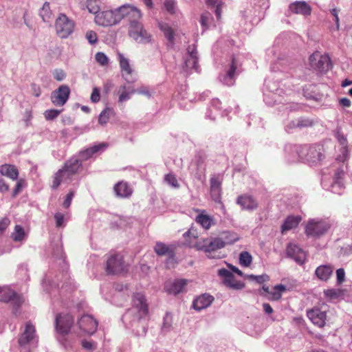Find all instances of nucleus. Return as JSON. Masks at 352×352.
Returning <instances> with one entry per match:
<instances>
[{
  "label": "nucleus",
  "mask_w": 352,
  "mask_h": 352,
  "mask_svg": "<svg viewBox=\"0 0 352 352\" xmlns=\"http://www.w3.org/2000/svg\"><path fill=\"white\" fill-rule=\"evenodd\" d=\"M127 266L123 261L122 256L113 254L110 256L106 264V272L109 274H120L126 272Z\"/></svg>",
  "instance_id": "nucleus-9"
},
{
  "label": "nucleus",
  "mask_w": 352,
  "mask_h": 352,
  "mask_svg": "<svg viewBox=\"0 0 352 352\" xmlns=\"http://www.w3.org/2000/svg\"><path fill=\"white\" fill-rule=\"evenodd\" d=\"M95 22L97 25L107 27L114 25L120 22L118 8L115 10H106L98 13L95 16Z\"/></svg>",
  "instance_id": "nucleus-10"
},
{
  "label": "nucleus",
  "mask_w": 352,
  "mask_h": 352,
  "mask_svg": "<svg viewBox=\"0 0 352 352\" xmlns=\"http://www.w3.org/2000/svg\"><path fill=\"white\" fill-rule=\"evenodd\" d=\"M290 10L295 14H300L305 16L311 14V8L309 4L305 1H296L290 4Z\"/></svg>",
  "instance_id": "nucleus-25"
},
{
  "label": "nucleus",
  "mask_w": 352,
  "mask_h": 352,
  "mask_svg": "<svg viewBox=\"0 0 352 352\" xmlns=\"http://www.w3.org/2000/svg\"><path fill=\"white\" fill-rule=\"evenodd\" d=\"M74 22L65 14H60L55 23L56 34L61 38H67L74 32Z\"/></svg>",
  "instance_id": "nucleus-7"
},
{
  "label": "nucleus",
  "mask_w": 352,
  "mask_h": 352,
  "mask_svg": "<svg viewBox=\"0 0 352 352\" xmlns=\"http://www.w3.org/2000/svg\"><path fill=\"white\" fill-rule=\"evenodd\" d=\"M212 296L204 294L197 297L193 302V307L195 309L200 311L208 307L213 302Z\"/></svg>",
  "instance_id": "nucleus-24"
},
{
  "label": "nucleus",
  "mask_w": 352,
  "mask_h": 352,
  "mask_svg": "<svg viewBox=\"0 0 352 352\" xmlns=\"http://www.w3.org/2000/svg\"><path fill=\"white\" fill-rule=\"evenodd\" d=\"M62 112V110L58 109H49L44 112V117L47 120H52L58 117Z\"/></svg>",
  "instance_id": "nucleus-47"
},
{
  "label": "nucleus",
  "mask_w": 352,
  "mask_h": 352,
  "mask_svg": "<svg viewBox=\"0 0 352 352\" xmlns=\"http://www.w3.org/2000/svg\"><path fill=\"white\" fill-rule=\"evenodd\" d=\"M306 157H309V159L307 160L310 164V165H314L317 164L320 160L321 155H305Z\"/></svg>",
  "instance_id": "nucleus-61"
},
{
  "label": "nucleus",
  "mask_w": 352,
  "mask_h": 352,
  "mask_svg": "<svg viewBox=\"0 0 352 352\" xmlns=\"http://www.w3.org/2000/svg\"><path fill=\"white\" fill-rule=\"evenodd\" d=\"M344 175V169L338 170L334 177L333 183L331 185L332 191L335 193L340 194L341 190L344 187L342 178Z\"/></svg>",
  "instance_id": "nucleus-31"
},
{
  "label": "nucleus",
  "mask_w": 352,
  "mask_h": 352,
  "mask_svg": "<svg viewBox=\"0 0 352 352\" xmlns=\"http://www.w3.org/2000/svg\"><path fill=\"white\" fill-rule=\"evenodd\" d=\"M309 60L311 67L320 73H327L332 67L328 54H320L318 52H315L309 56Z\"/></svg>",
  "instance_id": "nucleus-4"
},
{
  "label": "nucleus",
  "mask_w": 352,
  "mask_h": 352,
  "mask_svg": "<svg viewBox=\"0 0 352 352\" xmlns=\"http://www.w3.org/2000/svg\"><path fill=\"white\" fill-rule=\"evenodd\" d=\"M236 202L243 209L251 211L255 210L258 206L253 197L248 195L239 196Z\"/></svg>",
  "instance_id": "nucleus-27"
},
{
  "label": "nucleus",
  "mask_w": 352,
  "mask_h": 352,
  "mask_svg": "<svg viewBox=\"0 0 352 352\" xmlns=\"http://www.w3.org/2000/svg\"><path fill=\"white\" fill-rule=\"evenodd\" d=\"M91 101L94 103L98 102L100 100V89L98 87H94L90 97Z\"/></svg>",
  "instance_id": "nucleus-53"
},
{
  "label": "nucleus",
  "mask_w": 352,
  "mask_h": 352,
  "mask_svg": "<svg viewBox=\"0 0 352 352\" xmlns=\"http://www.w3.org/2000/svg\"><path fill=\"white\" fill-rule=\"evenodd\" d=\"M245 278L252 281H256L258 284L268 281L270 279L269 276L265 274L258 276L250 274L245 276Z\"/></svg>",
  "instance_id": "nucleus-42"
},
{
  "label": "nucleus",
  "mask_w": 352,
  "mask_h": 352,
  "mask_svg": "<svg viewBox=\"0 0 352 352\" xmlns=\"http://www.w3.org/2000/svg\"><path fill=\"white\" fill-rule=\"evenodd\" d=\"M330 228V223L324 220L311 219L305 227V233L310 236H320Z\"/></svg>",
  "instance_id": "nucleus-8"
},
{
  "label": "nucleus",
  "mask_w": 352,
  "mask_h": 352,
  "mask_svg": "<svg viewBox=\"0 0 352 352\" xmlns=\"http://www.w3.org/2000/svg\"><path fill=\"white\" fill-rule=\"evenodd\" d=\"M340 104L344 107H349L351 105V100L347 98H342L339 101Z\"/></svg>",
  "instance_id": "nucleus-64"
},
{
  "label": "nucleus",
  "mask_w": 352,
  "mask_h": 352,
  "mask_svg": "<svg viewBox=\"0 0 352 352\" xmlns=\"http://www.w3.org/2000/svg\"><path fill=\"white\" fill-rule=\"evenodd\" d=\"M108 144L107 143H100L97 145H94L91 147L87 148L81 154H95L100 151H103V148H107Z\"/></svg>",
  "instance_id": "nucleus-41"
},
{
  "label": "nucleus",
  "mask_w": 352,
  "mask_h": 352,
  "mask_svg": "<svg viewBox=\"0 0 352 352\" xmlns=\"http://www.w3.org/2000/svg\"><path fill=\"white\" fill-rule=\"evenodd\" d=\"M154 251L158 256H166L165 265L168 269L175 268V247L173 245H166L162 242L156 243Z\"/></svg>",
  "instance_id": "nucleus-5"
},
{
  "label": "nucleus",
  "mask_w": 352,
  "mask_h": 352,
  "mask_svg": "<svg viewBox=\"0 0 352 352\" xmlns=\"http://www.w3.org/2000/svg\"><path fill=\"white\" fill-rule=\"evenodd\" d=\"M136 90L134 87L129 85H121L118 90V94L119 95L118 102L122 103L129 100L131 98V96L134 94Z\"/></svg>",
  "instance_id": "nucleus-29"
},
{
  "label": "nucleus",
  "mask_w": 352,
  "mask_h": 352,
  "mask_svg": "<svg viewBox=\"0 0 352 352\" xmlns=\"http://www.w3.org/2000/svg\"><path fill=\"white\" fill-rule=\"evenodd\" d=\"M25 182L23 179H19L13 190L12 196L16 197L18 194H19L23 188L25 186Z\"/></svg>",
  "instance_id": "nucleus-52"
},
{
  "label": "nucleus",
  "mask_w": 352,
  "mask_h": 352,
  "mask_svg": "<svg viewBox=\"0 0 352 352\" xmlns=\"http://www.w3.org/2000/svg\"><path fill=\"white\" fill-rule=\"evenodd\" d=\"M0 173L12 180H16L19 176L17 168L11 164H3L0 166Z\"/></svg>",
  "instance_id": "nucleus-30"
},
{
  "label": "nucleus",
  "mask_w": 352,
  "mask_h": 352,
  "mask_svg": "<svg viewBox=\"0 0 352 352\" xmlns=\"http://www.w3.org/2000/svg\"><path fill=\"white\" fill-rule=\"evenodd\" d=\"M333 268L329 265H322L318 267L315 270L317 278L322 281H327L332 275Z\"/></svg>",
  "instance_id": "nucleus-28"
},
{
  "label": "nucleus",
  "mask_w": 352,
  "mask_h": 352,
  "mask_svg": "<svg viewBox=\"0 0 352 352\" xmlns=\"http://www.w3.org/2000/svg\"><path fill=\"white\" fill-rule=\"evenodd\" d=\"M74 323V318L69 314H60L56 317V329L63 336L67 334Z\"/></svg>",
  "instance_id": "nucleus-14"
},
{
  "label": "nucleus",
  "mask_w": 352,
  "mask_h": 352,
  "mask_svg": "<svg viewBox=\"0 0 352 352\" xmlns=\"http://www.w3.org/2000/svg\"><path fill=\"white\" fill-rule=\"evenodd\" d=\"M80 329L78 336L91 335L94 333L98 327V322L90 315L82 316L78 321Z\"/></svg>",
  "instance_id": "nucleus-11"
},
{
  "label": "nucleus",
  "mask_w": 352,
  "mask_h": 352,
  "mask_svg": "<svg viewBox=\"0 0 352 352\" xmlns=\"http://www.w3.org/2000/svg\"><path fill=\"white\" fill-rule=\"evenodd\" d=\"M10 220L8 218H4L0 221V234L2 233L8 226Z\"/></svg>",
  "instance_id": "nucleus-62"
},
{
  "label": "nucleus",
  "mask_w": 352,
  "mask_h": 352,
  "mask_svg": "<svg viewBox=\"0 0 352 352\" xmlns=\"http://www.w3.org/2000/svg\"><path fill=\"white\" fill-rule=\"evenodd\" d=\"M129 35L138 43H147L150 41V34L143 28L142 24L138 21L129 25Z\"/></svg>",
  "instance_id": "nucleus-13"
},
{
  "label": "nucleus",
  "mask_w": 352,
  "mask_h": 352,
  "mask_svg": "<svg viewBox=\"0 0 352 352\" xmlns=\"http://www.w3.org/2000/svg\"><path fill=\"white\" fill-rule=\"evenodd\" d=\"M196 221L206 230H208L213 224L212 217L205 214L204 212H202L196 217Z\"/></svg>",
  "instance_id": "nucleus-34"
},
{
  "label": "nucleus",
  "mask_w": 352,
  "mask_h": 352,
  "mask_svg": "<svg viewBox=\"0 0 352 352\" xmlns=\"http://www.w3.org/2000/svg\"><path fill=\"white\" fill-rule=\"evenodd\" d=\"M159 28L167 40L168 47L173 48L175 45V31L173 28L168 23L164 22L159 23Z\"/></svg>",
  "instance_id": "nucleus-23"
},
{
  "label": "nucleus",
  "mask_w": 352,
  "mask_h": 352,
  "mask_svg": "<svg viewBox=\"0 0 352 352\" xmlns=\"http://www.w3.org/2000/svg\"><path fill=\"white\" fill-rule=\"evenodd\" d=\"M54 77L56 80L61 81L65 78V73L61 69L56 70L54 72Z\"/></svg>",
  "instance_id": "nucleus-59"
},
{
  "label": "nucleus",
  "mask_w": 352,
  "mask_h": 352,
  "mask_svg": "<svg viewBox=\"0 0 352 352\" xmlns=\"http://www.w3.org/2000/svg\"><path fill=\"white\" fill-rule=\"evenodd\" d=\"M113 190L117 197L122 198H128L133 193L132 187L124 181H121L115 184Z\"/></svg>",
  "instance_id": "nucleus-22"
},
{
  "label": "nucleus",
  "mask_w": 352,
  "mask_h": 352,
  "mask_svg": "<svg viewBox=\"0 0 352 352\" xmlns=\"http://www.w3.org/2000/svg\"><path fill=\"white\" fill-rule=\"evenodd\" d=\"M236 69V65L235 58L232 57V63L230 65L229 69L226 71V74L223 76L222 81L226 85L230 87L234 85L235 80L234 76Z\"/></svg>",
  "instance_id": "nucleus-26"
},
{
  "label": "nucleus",
  "mask_w": 352,
  "mask_h": 352,
  "mask_svg": "<svg viewBox=\"0 0 352 352\" xmlns=\"http://www.w3.org/2000/svg\"><path fill=\"white\" fill-rule=\"evenodd\" d=\"M174 5V0H166L164 2V6L166 10L170 14H173L175 12Z\"/></svg>",
  "instance_id": "nucleus-58"
},
{
  "label": "nucleus",
  "mask_w": 352,
  "mask_h": 352,
  "mask_svg": "<svg viewBox=\"0 0 352 352\" xmlns=\"http://www.w3.org/2000/svg\"><path fill=\"white\" fill-rule=\"evenodd\" d=\"M287 254L299 264H303L306 260L305 252L295 244H289L287 248Z\"/></svg>",
  "instance_id": "nucleus-21"
},
{
  "label": "nucleus",
  "mask_w": 352,
  "mask_h": 352,
  "mask_svg": "<svg viewBox=\"0 0 352 352\" xmlns=\"http://www.w3.org/2000/svg\"><path fill=\"white\" fill-rule=\"evenodd\" d=\"M173 322V316L170 314L169 313H166L165 316L164 317V322L162 324V329L163 332L166 333L169 331L171 324Z\"/></svg>",
  "instance_id": "nucleus-45"
},
{
  "label": "nucleus",
  "mask_w": 352,
  "mask_h": 352,
  "mask_svg": "<svg viewBox=\"0 0 352 352\" xmlns=\"http://www.w3.org/2000/svg\"><path fill=\"white\" fill-rule=\"evenodd\" d=\"M9 190V186L6 182L5 179L0 177V192L5 193Z\"/></svg>",
  "instance_id": "nucleus-60"
},
{
  "label": "nucleus",
  "mask_w": 352,
  "mask_h": 352,
  "mask_svg": "<svg viewBox=\"0 0 352 352\" xmlns=\"http://www.w3.org/2000/svg\"><path fill=\"white\" fill-rule=\"evenodd\" d=\"M118 56L120 65L123 76L131 75L132 73V69L131 68L129 60L126 58H125L122 54H119Z\"/></svg>",
  "instance_id": "nucleus-36"
},
{
  "label": "nucleus",
  "mask_w": 352,
  "mask_h": 352,
  "mask_svg": "<svg viewBox=\"0 0 352 352\" xmlns=\"http://www.w3.org/2000/svg\"><path fill=\"white\" fill-rule=\"evenodd\" d=\"M96 60L101 65L104 66L108 63V58L103 52H98L96 54Z\"/></svg>",
  "instance_id": "nucleus-51"
},
{
  "label": "nucleus",
  "mask_w": 352,
  "mask_h": 352,
  "mask_svg": "<svg viewBox=\"0 0 352 352\" xmlns=\"http://www.w3.org/2000/svg\"><path fill=\"white\" fill-rule=\"evenodd\" d=\"M301 219L299 217H288L282 226V232L292 230L298 225Z\"/></svg>",
  "instance_id": "nucleus-35"
},
{
  "label": "nucleus",
  "mask_w": 352,
  "mask_h": 352,
  "mask_svg": "<svg viewBox=\"0 0 352 352\" xmlns=\"http://www.w3.org/2000/svg\"><path fill=\"white\" fill-rule=\"evenodd\" d=\"M118 12L120 21L122 19H126L129 23V25L140 21L142 16L140 10L130 4L120 6L118 8Z\"/></svg>",
  "instance_id": "nucleus-6"
},
{
  "label": "nucleus",
  "mask_w": 352,
  "mask_h": 352,
  "mask_svg": "<svg viewBox=\"0 0 352 352\" xmlns=\"http://www.w3.org/2000/svg\"><path fill=\"white\" fill-rule=\"evenodd\" d=\"M218 275L223 278V283L228 287L234 289H241L244 287V284L236 280L232 273L225 268L219 269Z\"/></svg>",
  "instance_id": "nucleus-17"
},
{
  "label": "nucleus",
  "mask_w": 352,
  "mask_h": 352,
  "mask_svg": "<svg viewBox=\"0 0 352 352\" xmlns=\"http://www.w3.org/2000/svg\"><path fill=\"white\" fill-rule=\"evenodd\" d=\"M164 181L172 187H176V178L173 174H168L164 177Z\"/></svg>",
  "instance_id": "nucleus-56"
},
{
  "label": "nucleus",
  "mask_w": 352,
  "mask_h": 352,
  "mask_svg": "<svg viewBox=\"0 0 352 352\" xmlns=\"http://www.w3.org/2000/svg\"><path fill=\"white\" fill-rule=\"evenodd\" d=\"M25 234L23 228L19 225L14 228V231L12 234V238L14 241H21L25 239Z\"/></svg>",
  "instance_id": "nucleus-39"
},
{
  "label": "nucleus",
  "mask_w": 352,
  "mask_h": 352,
  "mask_svg": "<svg viewBox=\"0 0 352 352\" xmlns=\"http://www.w3.org/2000/svg\"><path fill=\"white\" fill-rule=\"evenodd\" d=\"M133 303V307L122 316V321L126 327L132 326L133 323L139 321L148 314V305L142 294H135Z\"/></svg>",
  "instance_id": "nucleus-1"
},
{
  "label": "nucleus",
  "mask_w": 352,
  "mask_h": 352,
  "mask_svg": "<svg viewBox=\"0 0 352 352\" xmlns=\"http://www.w3.org/2000/svg\"><path fill=\"white\" fill-rule=\"evenodd\" d=\"M324 296L330 300L338 298L342 294L341 290L337 289H329L324 291Z\"/></svg>",
  "instance_id": "nucleus-46"
},
{
  "label": "nucleus",
  "mask_w": 352,
  "mask_h": 352,
  "mask_svg": "<svg viewBox=\"0 0 352 352\" xmlns=\"http://www.w3.org/2000/svg\"><path fill=\"white\" fill-rule=\"evenodd\" d=\"M307 314V317L314 324L318 326L319 327H323L324 326L327 319L325 311H322L319 308H314L311 310H309Z\"/></svg>",
  "instance_id": "nucleus-19"
},
{
  "label": "nucleus",
  "mask_w": 352,
  "mask_h": 352,
  "mask_svg": "<svg viewBox=\"0 0 352 352\" xmlns=\"http://www.w3.org/2000/svg\"><path fill=\"white\" fill-rule=\"evenodd\" d=\"M184 237L185 239L186 245L190 247H195L197 248V245H201V243L200 241H197V233L195 229H190L188 232L184 234Z\"/></svg>",
  "instance_id": "nucleus-32"
},
{
  "label": "nucleus",
  "mask_w": 352,
  "mask_h": 352,
  "mask_svg": "<svg viewBox=\"0 0 352 352\" xmlns=\"http://www.w3.org/2000/svg\"><path fill=\"white\" fill-rule=\"evenodd\" d=\"M221 182L222 177L221 175H213L210 178V192L212 199L215 201L221 202Z\"/></svg>",
  "instance_id": "nucleus-20"
},
{
  "label": "nucleus",
  "mask_w": 352,
  "mask_h": 352,
  "mask_svg": "<svg viewBox=\"0 0 352 352\" xmlns=\"http://www.w3.org/2000/svg\"><path fill=\"white\" fill-rule=\"evenodd\" d=\"M54 219L56 220V226L57 228H61V227H64L65 226V214H63V213L59 212H56L54 214Z\"/></svg>",
  "instance_id": "nucleus-49"
},
{
  "label": "nucleus",
  "mask_w": 352,
  "mask_h": 352,
  "mask_svg": "<svg viewBox=\"0 0 352 352\" xmlns=\"http://www.w3.org/2000/svg\"><path fill=\"white\" fill-rule=\"evenodd\" d=\"M336 278L338 284H342L345 280V272L343 268H340L336 271Z\"/></svg>",
  "instance_id": "nucleus-55"
},
{
  "label": "nucleus",
  "mask_w": 352,
  "mask_h": 352,
  "mask_svg": "<svg viewBox=\"0 0 352 352\" xmlns=\"http://www.w3.org/2000/svg\"><path fill=\"white\" fill-rule=\"evenodd\" d=\"M285 291L286 287L284 285H277L271 289L270 295H265V296L270 300H278L281 298L283 293Z\"/></svg>",
  "instance_id": "nucleus-33"
},
{
  "label": "nucleus",
  "mask_w": 352,
  "mask_h": 352,
  "mask_svg": "<svg viewBox=\"0 0 352 352\" xmlns=\"http://www.w3.org/2000/svg\"><path fill=\"white\" fill-rule=\"evenodd\" d=\"M197 61L198 57L196 45H189L187 48V56L184 60V65L182 66L185 76L188 74L189 71L192 69L195 71H198L199 66Z\"/></svg>",
  "instance_id": "nucleus-12"
},
{
  "label": "nucleus",
  "mask_w": 352,
  "mask_h": 352,
  "mask_svg": "<svg viewBox=\"0 0 352 352\" xmlns=\"http://www.w3.org/2000/svg\"><path fill=\"white\" fill-rule=\"evenodd\" d=\"M0 301L10 302L15 307H19L23 302V298L16 294L8 286L0 287Z\"/></svg>",
  "instance_id": "nucleus-16"
},
{
  "label": "nucleus",
  "mask_w": 352,
  "mask_h": 352,
  "mask_svg": "<svg viewBox=\"0 0 352 352\" xmlns=\"http://www.w3.org/2000/svg\"><path fill=\"white\" fill-rule=\"evenodd\" d=\"M209 14H203L201 16L200 23L201 25L206 28L208 27Z\"/></svg>",
  "instance_id": "nucleus-63"
},
{
  "label": "nucleus",
  "mask_w": 352,
  "mask_h": 352,
  "mask_svg": "<svg viewBox=\"0 0 352 352\" xmlns=\"http://www.w3.org/2000/svg\"><path fill=\"white\" fill-rule=\"evenodd\" d=\"M113 113V111L112 109L110 108H106L104 109L100 114L98 118V122L100 124H105L107 123L110 116Z\"/></svg>",
  "instance_id": "nucleus-40"
},
{
  "label": "nucleus",
  "mask_w": 352,
  "mask_h": 352,
  "mask_svg": "<svg viewBox=\"0 0 352 352\" xmlns=\"http://www.w3.org/2000/svg\"><path fill=\"white\" fill-rule=\"evenodd\" d=\"M188 280L186 279L177 280V294L186 291Z\"/></svg>",
  "instance_id": "nucleus-54"
},
{
  "label": "nucleus",
  "mask_w": 352,
  "mask_h": 352,
  "mask_svg": "<svg viewBox=\"0 0 352 352\" xmlns=\"http://www.w3.org/2000/svg\"><path fill=\"white\" fill-rule=\"evenodd\" d=\"M239 259L240 265L243 267H249L252 262V256L246 251L240 253Z\"/></svg>",
  "instance_id": "nucleus-37"
},
{
  "label": "nucleus",
  "mask_w": 352,
  "mask_h": 352,
  "mask_svg": "<svg viewBox=\"0 0 352 352\" xmlns=\"http://www.w3.org/2000/svg\"><path fill=\"white\" fill-rule=\"evenodd\" d=\"M85 37L91 45L96 44L98 42V36L93 30H89L86 32Z\"/></svg>",
  "instance_id": "nucleus-50"
},
{
  "label": "nucleus",
  "mask_w": 352,
  "mask_h": 352,
  "mask_svg": "<svg viewBox=\"0 0 352 352\" xmlns=\"http://www.w3.org/2000/svg\"><path fill=\"white\" fill-rule=\"evenodd\" d=\"M70 94L68 85H62L54 90L51 95V101L56 106H63L67 101Z\"/></svg>",
  "instance_id": "nucleus-15"
},
{
  "label": "nucleus",
  "mask_w": 352,
  "mask_h": 352,
  "mask_svg": "<svg viewBox=\"0 0 352 352\" xmlns=\"http://www.w3.org/2000/svg\"><path fill=\"white\" fill-rule=\"evenodd\" d=\"M74 196V191H70L66 195L65 199V201H63V207H65V208H67L69 207V206L71 205V203H72V199H73Z\"/></svg>",
  "instance_id": "nucleus-57"
},
{
  "label": "nucleus",
  "mask_w": 352,
  "mask_h": 352,
  "mask_svg": "<svg viewBox=\"0 0 352 352\" xmlns=\"http://www.w3.org/2000/svg\"><path fill=\"white\" fill-rule=\"evenodd\" d=\"M81 165V161L75 156L67 161L64 166L54 174L52 188L56 189L61 183H69L73 176L80 168Z\"/></svg>",
  "instance_id": "nucleus-2"
},
{
  "label": "nucleus",
  "mask_w": 352,
  "mask_h": 352,
  "mask_svg": "<svg viewBox=\"0 0 352 352\" xmlns=\"http://www.w3.org/2000/svg\"><path fill=\"white\" fill-rule=\"evenodd\" d=\"M164 289L168 294L176 296V280L167 281Z\"/></svg>",
  "instance_id": "nucleus-44"
},
{
  "label": "nucleus",
  "mask_w": 352,
  "mask_h": 352,
  "mask_svg": "<svg viewBox=\"0 0 352 352\" xmlns=\"http://www.w3.org/2000/svg\"><path fill=\"white\" fill-rule=\"evenodd\" d=\"M225 246V242L222 239L214 238L203 240L201 245H197L198 250H204L206 252L215 251Z\"/></svg>",
  "instance_id": "nucleus-18"
},
{
  "label": "nucleus",
  "mask_w": 352,
  "mask_h": 352,
  "mask_svg": "<svg viewBox=\"0 0 352 352\" xmlns=\"http://www.w3.org/2000/svg\"><path fill=\"white\" fill-rule=\"evenodd\" d=\"M38 340L34 326L30 322H27L18 339L19 346L24 349L35 347Z\"/></svg>",
  "instance_id": "nucleus-3"
},
{
  "label": "nucleus",
  "mask_w": 352,
  "mask_h": 352,
  "mask_svg": "<svg viewBox=\"0 0 352 352\" xmlns=\"http://www.w3.org/2000/svg\"><path fill=\"white\" fill-rule=\"evenodd\" d=\"M52 11L50 8V3L48 2L44 3L43 7L40 10L39 15L43 20V21L47 22L52 16Z\"/></svg>",
  "instance_id": "nucleus-38"
},
{
  "label": "nucleus",
  "mask_w": 352,
  "mask_h": 352,
  "mask_svg": "<svg viewBox=\"0 0 352 352\" xmlns=\"http://www.w3.org/2000/svg\"><path fill=\"white\" fill-rule=\"evenodd\" d=\"M223 239L224 240L223 241L225 242V245L232 244L239 240V236L235 233L226 232L224 233Z\"/></svg>",
  "instance_id": "nucleus-48"
},
{
  "label": "nucleus",
  "mask_w": 352,
  "mask_h": 352,
  "mask_svg": "<svg viewBox=\"0 0 352 352\" xmlns=\"http://www.w3.org/2000/svg\"><path fill=\"white\" fill-rule=\"evenodd\" d=\"M86 7L88 11L96 15L99 13L100 7L97 0H87Z\"/></svg>",
  "instance_id": "nucleus-43"
}]
</instances>
